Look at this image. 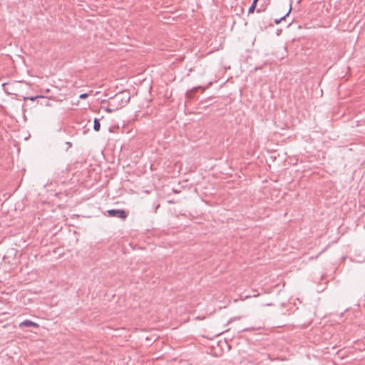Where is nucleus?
<instances>
[{
	"label": "nucleus",
	"instance_id": "10",
	"mask_svg": "<svg viewBox=\"0 0 365 365\" xmlns=\"http://www.w3.org/2000/svg\"><path fill=\"white\" fill-rule=\"evenodd\" d=\"M258 295H259V294H254L253 296H254V297H257V296H258Z\"/></svg>",
	"mask_w": 365,
	"mask_h": 365
},
{
	"label": "nucleus",
	"instance_id": "1",
	"mask_svg": "<svg viewBox=\"0 0 365 365\" xmlns=\"http://www.w3.org/2000/svg\"><path fill=\"white\" fill-rule=\"evenodd\" d=\"M129 101L130 96L128 94L124 93H118L109 101V106L111 108H106V110L108 113H112L113 111L125 106Z\"/></svg>",
	"mask_w": 365,
	"mask_h": 365
},
{
	"label": "nucleus",
	"instance_id": "4",
	"mask_svg": "<svg viewBox=\"0 0 365 365\" xmlns=\"http://www.w3.org/2000/svg\"><path fill=\"white\" fill-rule=\"evenodd\" d=\"M101 128V123L98 118H95L93 121V129L95 131H99Z\"/></svg>",
	"mask_w": 365,
	"mask_h": 365
},
{
	"label": "nucleus",
	"instance_id": "3",
	"mask_svg": "<svg viewBox=\"0 0 365 365\" xmlns=\"http://www.w3.org/2000/svg\"><path fill=\"white\" fill-rule=\"evenodd\" d=\"M35 327V328H38L39 325L37 323L32 322L31 320H29V319L24 320L19 324L20 328H28V327Z\"/></svg>",
	"mask_w": 365,
	"mask_h": 365
},
{
	"label": "nucleus",
	"instance_id": "6",
	"mask_svg": "<svg viewBox=\"0 0 365 365\" xmlns=\"http://www.w3.org/2000/svg\"><path fill=\"white\" fill-rule=\"evenodd\" d=\"M38 98H44V96H36L28 97V98L24 97V100H30L31 101H34L35 100H36Z\"/></svg>",
	"mask_w": 365,
	"mask_h": 365
},
{
	"label": "nucleus",
	"instance_id": "5",
	"mask_svg": "<svg viewBox=\"0 0 365 365\" xmlns=\"http://www.w3.org/2000/svg\"><path fill=\"white\" fill-rule=\"evenodd\" d=\"M256 6H257V4H254V2H252V4H251V6H250L249 9H248V14H252L255 11V9L256 8Z\"/></svg>",
	"mask_w": 365,
	"mask_h": 365
},
{
	"label": "nucleus",
	"instance_id": "8",
	"mask_svg": "<svg viewBox=\"0 0 365 365\" xmlns=\"http://www.w3.org/2000/svg\"><path fill=\"white\" fill-rule=\"evenodd\" d=\"M88 96V95L87 93H82L80 95L79 98H81V99H83V98H86Z\"/></svg>",
	"mask_w": 365,
	"mask_h": 365
},
{
	"label": "nucleus",
	"instance_id": "2",
	"mask_svg": "<svg viewBox=\"0 0 365 365\" xmlns=\"http://www.w3.org/2000/svg\"><path fill=\"white\" fill-rule=\"evenodd\" d=\"M108 215L110 217H115L123 220L127 217V214L123 210H108Z\"/></svg>",
	"mask_w": 365,
	"mask_h": 365
},
{
	"label": "nucleus",
	"instance_id": "7",
	"mask_svg": "<svg viewBox=\"0 0 365 365\" xmlns=\"http://www.w3.org/2000/svg\"><path fill=\"white\" fill-rule=\"evenodd\" d=\"M290 11H291V8L289 9V11H288V12H287V13L284 16H282V18H280L279 19H275V20H274L275 23H276L277 24H279V23H280V21H281L282 20L284 19H285V17H286L287 16H288V14H289Z\"/></svg>",
	"mask_w": 365,
	"mask_h": 365
},
{
	"label": "nucleus",
	"instance_id": "9",
	"mask_svg": "<svg viewBox=\"0 0 365 365\" xmlns=\"http://www.w3.org/2000/svg\"><path fill=\"white\" fill-rule=\"evenodd\" d=\"M259 1V0H253V1H252V2H254V4H257V1Z\"/></svg>",
	"mask_w": 365,
	"mask_h": 365
}]
</instances>
